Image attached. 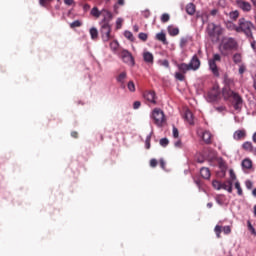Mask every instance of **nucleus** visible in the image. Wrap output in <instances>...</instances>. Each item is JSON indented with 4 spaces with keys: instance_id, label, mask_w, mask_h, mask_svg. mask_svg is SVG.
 Segmentation results:
<instances>
[{
    "instance_id": "1",
    "label": "nucleus",
    "mask_w": 256,
    "mask_h": 256,
    "mask_svg": "<svg viewBox=\"0 0 256 256\" xmlns=\"http://www.w3.org/2000/svg\"><path fill=\"white\" fill-rule=\"evenodd\" d=\"M237 47H238V44L235 38L225 37L222 39L219 45V51L221 55H223L224 57H227V55H231L232 51H235Z\"/></svg>"
},
{
    "instance_id": "2",
    "label": "nucleus",
    "mask_w": 256,
    "mask_h": 256,
    "mask_svg": "<svg viewBox=\"0 0 256 256\" xmlns=\"http://www.w3.org/2000/svg\"><path fill=\"white\" fill-rule=\"evenodd\" d=\"M253 29H255V25L251 21L245 20V18L239 19L237 33H243L248 39H253Z\"/></svg>"
},
{
    "instance_id": "3",
    "label": "nucleus",
    "mask_w": 256,
    "mask_h": 256,
    "mask_svg": "<svg viewBox=\"0 0 256 256\" xmlns=\"http://www.w3.org/2000/svg\"><path fill=\"white\" fill-rule=\"evenodd\" d=\"M220 61H221V54L219 53L213 54L212 58L208 60L209 70L211 71L212 75H214V77H219L220 75L219 67H217V63H220Z\"/></svg>"
},
{
    "instance_id": "4",
    "label": "nucleus",
    "mask_w": 256,
    "mask_h": 256,
    "mask_svg": "<svg viewBox=\"0 0 256 256\" xmlns=\"http://www.w3.org/2000/svg\"><path fill=\"white\" fill-rule=\"evenodd\" d=\"M206 31L209 37H214L216 39H219V37L223 35V28L221 27V25H217L213 22L208 23Z\"/></svg>"
},
{
    "instance_id": "5",
    "label": "nucleus",
    "mask_w": 256,
    "mask_h": 256,
    "mask_svg": "<svg viewBox=\"0 0 256 256\" xmlns=\"http://www.w3.org/2000/svg\"><path fill=\"white\" fill-rule=\"evenodd\" d=\"M151 118L154 120L157 127H163V124L165 123V113H163L161 109L155 108L152 111Z\"/></svg>"
},
{
    "instance_id": "6",
    "label": "nucleus",
    "mask_w": 256,
    "mask_h": 256,
    "mask_svg": "<svg viewBox=\"0 0 256 256\" xmlns=\"http://www.w3.org/2000/svg\"><path fill=\"white\" fill-rule=\"evenodd\" d=\"M100 35L103 43H109L111 40V24H100Z\"/></svg>"
},
{
    "instance_id": "7",
    "label": "nucleus",
    "mask_w": 256,
    "mask_h": 256,
    "mask_svg": "<svg viewBox=\"0 0 256 256\" xmlns=\"http://www.w3.org/2000/svg\"><path fill=\"white\" fill-rule=\"evenodd\" d=\"M118 57L122 59L123 63H126V65H130V67H133L135 65V58H133V55L128 50H121V52L118 53Z\"/></svg>"
},
{
    "instance_id": "8",
    "label": "nucleus",
    "mask_w": 256,
    "mask_h": 256,
    "mask_svg": "<svg viewBox=\"0 0 256 256\" xmlns=\"http://www.w3.org/2000/svg\"><path fill=\"white\" fill-rule=\"evenodd\" d=\"M103 19L100 21V25H110L111 20L113 19V13L111 11L103 8L102 9Z\"/></svg>"
},
{
    "instance_id": "9",
    "label": "nucleus",
    "mask_w": 256,
    "mask_h": 256,
    "mask_svg": "<svg viewBox=\"0 0 256 256\" xmlns=\"http://www.w3.org/2000/svg\"><path fill=\"white\" fill-rule=\"evenodd\" d=\"M143 97L145 101H148V103L157 105V94H155V91H146L144 92Z\"/></svg>"
},
{
    "instance_id": "10",
    "label": "nucleus",
    "mask_w": 256,
    "mask_h": 256,
    "mask_svg": "<svg viewBox=\"0 0 256 256\" xmlns=\"http://www.w3.org/2000/svg\"><path fill=\"white\" fill-rule=\"evenodd\" d=\"M236 5L238 9H241L244 11V13H249L253 7L251 6V3L245 1V0H237Z\"/></svg>"
},
{
    "instance_id": "11",
    "label": "nucleus",
    "mask_w": 256,
    "mask_h": 256,
    "mask_svg": "<svg viewBox=\"0 0 256 256\" xmlns=\"http://www.w3.org/2000/svg\"><path fill=\"white\" fill-rule=\"evenodd\" d=\"M188 65L190 66L191 71H199L201 67V60H199V57H197V55H194L192 56Z\"/></svg>"
},
{
    "instance_id": "12",
    "label": "nucleus",
    "mask_w": 256,
    "mask_h": 256,
    "mask_svg": "<svg viewBox=\"0 0 256 256\" xmlns=\"http://www.w3.org/2000/svg\"><path fill=\"white\" fill-rule=\"evenodd\" d=\"M245 137H247L246 129H239L233 133L234 141H243V139H245Z\"/></svg>"
},
{
    "instance_id": "13",
    "label": "nucleus",
    "mask_w": 256,
    "mask_h": 256,
    "mask_svg": "<svg viewBox=\"0 0 256 256\" xmlns=\"http://www.w3.org/2000/svg\"><path fill=\"white\" fill-rule=\"evenodd\" d=\"M218 98H219V92L214 89V90L208 92V94L206 96V101L208 103H215V101H217Z\"/></svg>"
},
{
    "instance_id": "14",
    "label": "nucleus",
    "mask_w": 256,
    "mask_h": 256,
    "mask_svg": "<svg viewBox=\"0 0 256 256\" xmlns=\"http://www.w3.org/2000/svg\"><path fill=\"white\" fill-rule=\"evenodd\" d=\"M233 99H234V109H236V111H239V109L243 107V98H241L239 94L234 93Z\"/></svg>"
},
{
    "instance_id": "15",
    "label": "nucleus",
    "mask_w": 256,
    "mask_h": 256,
    "mask_svg": "<svg viewBox=\"0 0 256 256\" xmlns=\"http://www.w3.org/2000/svg\"><path fill=\"white\" fill-rule=\"evenodd\" d=\"M143 60L148 64V65H153L155 57L153 56V53L144 50L142 53Z\"/></svg>"
},
{
    "instance_id": "16",
    "label": "nucleus",
    "mask_w": 256,
    "mask_h": 256,
    "mask_svg": "<svg viewBox=\"0 0 256 256\" xmlns=\"http://www.w3.org/2000/svg\"><path fill=\"white\" fill-rule=\"evenodd\" d=\"M196 17L197 19H201L203 25L209 21V13L205 10L198 11Z\"/></svg>"
},
{
    "instance_id": "17",
    "label": "nucleus",
    "mask_w": 256,
    "mask_h": 256,
    "mask_svg": "<svg viewBox=\"0 0 256 256\" xmlns=\"http://www.w3.org/2000/svg\"><path fill=\"white\" fill-rule=\"evenodd\" d=\"M116 81L121 87H125V81H127V72H121L116 76Z\"/></svg>"
},
{
    "instance_id": "18",
    "label": "nucleus",
    "mask_w": 256,
    "mask_h": 256,
    "mask_svg": "<svg viewBox=\"0 0 256 256\" xmlns=\"http://www.w3.org/2000/svg\"><path fill=\"white\" fill-rule=\"evenodd\" d=\"M221 189H224V191H227L228 193H233V182L231 180L222 182Z\"/></svg>"
},
{
    "instance_id": "19",
    "label": "nucleus",
    "mask_w": 256,
    "mask_h": 256,
    "mask_svg": "<svg viewBox=\"0 0 256 256\" xmlns=\"http://www.w3.org/2000/svg\"><path fill=\"white\" fill-rule=\"evenodd\" d=\"M223 83L229 89H231V87H235V80L229 77L227 74L224 75Z\"/></svg>"
},
{
    "instance_id": "20",
    "label": "nucleus",
    "mask_w": 256,
    "mask_h": 256,
    "mask_svg": "<svg viewBox=\"0 0 256 256\" xmlns=\"http://www.w3.org/2000/svg\"><path fill=\"white\" fill-rule=\"evenodd\" d=\"M177 68L180 71V73H187L188 71H191V67L187 63L177 64Z\"/></svg>"
},
{
    "instance_id": "21",
    "label": "nucleus",
    "mask_w": 256,
    "mask_h": 256,
    "mask_svg": "<svg viewBox=\"0 0 256 256\" xmlns=\"http://www.w3.org/2000/svg\"><path fill=\"white\" fill-rule=\"evenodd\" d=\"M110 49L115 55H119V42L117 40L110 42Z\"/></svg>"
},
{
    "instance_id": "22",
    "label": "nucleus",
    "mask_w": 256,
    "mask_h": 256,
    "mask_svg": "<svg viewBox=\"0 0 256 256\" xmlns=\"http://www.w3.org/2000/svg\"><path fill=\"white\" fill-rule=\"evenodd\" d=\"M200 175L203 179H210L211 178V171L209 168L203 167L200 169Z\"/></svg>"
},
{
    "instance_id": "23",
    "label": "nucleus",
    "mask_w": 256,
    "mask_h": 256,
    "mask_svg": "<svg viewBox=\"0 0 256 256\" xmlns=\"http://www.w3.org/2000/svg\"><path fill=\"white\" fill-rule=\"evenodd\" d=\"M184 119L189 123V125H193V112L190 110H186L184 114Z\"/></svg>"
},
{
    "instance_id": "24",
    "label": "nucleus",
    "mask_w": 256,
    "mask_h": 256,
    "mask_svg": "<svg viewBox=\"0 0 256 256\" xmlns=\"http://www.w3.org/2000/svg\"><path fill=\"white\" fill-rule=\"evenodd\" d=\"M90 15H92V17H95L96 19H99L102 15V10H99L97 6H94L90 11Z\"/></svg>"
},
{
    "instance_id": "25",
    "label": "nucleus",
    "mask_w": 256,
    "mask_h": 256,
    "mask_svg": "<svg viewBox=\"0 0 256 256\" xmlns=\"http://www.w3.org/2000/svg\"><path fill=\"white\" fill-rule=\"evenodd\" d=\"M157 41H161L164 45H167V36L164 34V32H159L156 34Z\"/></svg>"
},
{
    "instance_id": "26",
    "label": "nucleus",
    "mask_w": 256,
    "mask_h": 256,
    "mask_svg": "<svg viewBox=\"0 0 256 256\" xmlns=\"http://www.w3.org/2000/svg\"><path fill=\"white\" fill-rule=\"evenodd\" d=\"M168 33L171 37H175L179 33V28L175 26H168Z\"/></svg>"
},
{
    "instance_id": "27",
    "label": "nucleus",
    "mask_w": 256,
    "mask_h": 256,
    "mask_svg": "<svg viewBox=\"0 0 256 256\" xmlns=\"http://www.w3.org/2000/svg\"><path fill=\"white\" fill-rule=\"evenodd\" d=\"M234 187L237 190V195H239V197H243V188H241V183L239 180L234 182Z\"/></svg>"
},
{
    "instance_id": "28",
    "label": "nucleus",
    "mask_w": 256,
    "mask_h": 256,
    "mask_svg": "<svg viewBox=\"0 0 256 256\" xmlns=\"http://www.w3.org/2000/svg\"><path fill=\"white\" fill-rule=\"evenodd\" d=\"M186 13H187L188 15H195V4L189 3V4L186 6Z\"/></svg>"
},
{
    "instance_id": "29",
    "label": "nucleus",
    "mask_w": 256,
    "mask_h": 256,
    "mask_svg": "<svg viewBox=\"0 0 256 256\" xmlns=\"http://www.w3.org/2000/svg\"><path fill=\"white\" fill-rule=\"evenodd\" d=\"M243 169H251L253 167V162L250 159H244L242 161Z\"/></svg>"
},
{
    "instance_id": "30",
    "label": "nucleus",
    "mask_w": 256,
    "mask_h": 256,
    "mask_svg": "<svg viewBox=\"0 0 256 256\" xmlns=\"http://www.w3.org/2000/svg\"><path fill=\"white\" fill-rule=\"evenodd\" d=\"M215 201L218 205H224L225 204V195H223V194L216 195Z\"/></svg>"
},
{
    "instance_id": "31",
    "label": "nucleus",
    "mask_w": 256,
    "mask_h": 256,
    "mask_svg": "<svg viewBox=\"0 0 256 256\" xmlns=\"http://www.w3.org/2000/svg\"><path fill=\"white\" fill-rule=\"evenodd\" d=\"M242 148L245 150V151H253V143H251L250 141H246L242 144Z\"/></svg>"
},
{
    "instance_id": "32",
    "label": "nucleus",
    "mask_w": 256,
    "mask_h": 256,
    "mask_svg": "<svg viewBox=\"0 0 256 256\" xmlns=\"http://www.w3.org/2000/svg\"><path fill=\"white\" fill-rule=\"evenodd\" d=\"M202 139L205 143H211V132L205 131L202 133Z\"/></svg>"
},
{
    "instance_id": "33",
    "label": "nucleus",
    "mask_w": 256,
    "mask_h": 256,
    "mask_svg": "<svg viewBox=\"0 0 256 256\" xmlns=\"http://www.w3.org/2000/svg\"><path fill=\"white\" fill-rule=\"evenodd\" d=\"M90 37L93 40H95V39H97V37H99V31L97 30V28H95V27L90 28Z\"/></svg>"
},
{
    "instance_id": "34",
    "label": "nucleus",
    "mask_w": 256,
    "mask_h": 256,
    "mask_svg": "<svg viewBox=\"0 0 256 256\" xmlns=\"http://www.w3.org/2000/svg\"><path fill=\"white\" fill-rule=\"evenodd\" d=\"M222 184H223V182H221L219 180H214L212 182V187H214V189H216L217 191H221Z\"/></svg>"
},
{
    "instance_id": "35",
    "label": "nucleus",
    "mask_w": 256,
    "mask_h": 256,
    "mask_svg": "<svg viewBox=\"0 0 256 256\" xmlns=\"http://www.w3.org/2000/svg\"><path fill=\"white\" fill-rule=\"evenodd\" d=\"M189 41H191V37H182L180 39V47L183 49V47H185Z\"/></svg>"
},
{
    "instance_id": "36",
    "label": "nucleus",
    "mask_w": 256,
    "mask_h": 256,
    "mask_svg": "<svg viewBox=\"0 0 256 256\" xmlns=\"http://www.w3.org/2000/svg\"><path fill=\"white\" fill-rule=\"evenodd\" d=\"M153 136V132H151L145 140V147L146 149H151V137Z\"/></svg>"
},
{
    "instance_id": "37",
    "label": "nucleus",
    "mask_w": 256,
    "mask_h": 256,
    "mask_svg": "<svg viewBox=\"0 0 256 256\" xmlns=\"http://www.w3.org/2000/svg\"><path fill=\"white\" fill-rule=\"evenodd\" d=\"M229 175H230V179L228 181L236 182L237 180V175H235V172L233 171V169L229 170Z\"/></svg>"
},
{
    "instance_id": "38",
    "label": "nucleus",
    "mask_w": 256,
    "mask_h": 256,
    "mask_svg": "<svg viewBox=\"0 0 256 256\" xmlns=\"http://www.w3.org/2000/svg\"><path fill=\"white\" fill-rule=\"evenodd\" d=\"M227 29H229L230 31H236L237 33V29H239V26L233 24V22H229L227 24Z\"/></svg>"
},
{
    "instance_id": "39",
    "label": "nucleus",
    "mask_w": 256,
    "mask_h": 256,
    "mask_svg": "<svg viewBox=\"0 0 256 256\" xmlns=\"http://www.w3.org/2000/svg\"><path fill=\"white\" fill-rule=\"evenodd\" d=\"M124 37L128 39L129 41H133L135 38L133 37V33L131 31L126 30L124 32Z\"/></svg>"
},
{
    "instance_id": "40",
    "label": "nucleus",
    "mask_w": 256,
    "mask_h": 256,
    "mask_svg": "<svg viewBox=\"0 0 256 256\" xmlns=\"http://www.w3.org/2000/svg\"><path fill=\"white\" fill-rule=\"evenodd\" d=\"M160 19L162 23H167L171 19V16H169L167 13H164L161 15Z\"/></svg>"
},
{
    "instance_id": "41",
    "label": "nucleus",
    "mask_w": 256,
    "mask_h": 256,
    "mask_svg": "<svg viewBox=\"0 0 256 256\" xmlns=\"http://www.w3.org/2000/svg\"><path fill=\"white\" fill-rule=\"evenodd\" d=\"M127 88L131 93H135V83L133 81L128 82Z\"/></svg>"
},
{
    "instance_id": "42",
    "label": "nucleus",
    "mask_w": 256,
    "mask_h": 256,
    "mask_svg": "<svg viewBox=\"0 0 256 256\" xmlns=\"http://www.w3.org/2000/svg\"><path fill=\"white\" fill-rule=\"evenodd\" d=\"M183 72H176L175 73V79L178 81H185V75L182 74Z\"/></svg>"
},
{
    "instance_id": "43",
    "label": "nucleus",
    "mask_w": 256,
    "mask_h": 256,
    "mask_svg": "<svg viewBox=\"0 0 256 256\" xmlns=\"http://www.w3.org/2000/svg\"><path fill=\"white\" fill-rule=\"evenodd\" d=\"M172 135L174 137V139H179V129H177V127L173 126L172 128Z\"/></svg>"
},
{
    "instance_id": "44",
    "label": "nucleus",
    "mask_w": 256,
    "mask_h": 256,
    "mask_svg": "<svg viewBox=\"0 0 256 256\" xmlns=\"http://www.w3.org/2000/svg\"><path fill=\"white\" fill-rule=\"evenodd\" d=\"M230 19H237L239 17V11L235 10L229 13Z\"/></svg>"
},
{
    "instance_id": "45",
    "label": "nucleus",
    "mask_w": 256,
    "mask_h": 256,
    "mask_svg": "<svg viewBox=\"0 0 256 256\" xmlns=\"http://www.w3.org/2000/svg\"><path fill=\"white\" fill-rule=\"evenodd\" d=\"M214 231L216 233L217 238L219 239L221 237V231H222L221 226L216 225L215 228H214Z\"/></svg>"
},
{
    "instance_id": "46",
    "label": "nucleus",
    "mask_w": 256,
    "mask_h": 256,
    "mask_svg": "<svg viewBox=\"0 0 256 256\" xmlns=\"http://www.w3.org/2000/svg\"><path fill=\"white\" fill-rule=\"evenodd\" d=\"M233 61H234V63H241V54H239V53L234 54Z\"/></svg>"
},
{
    "instance_id": "47",
    "label": "nucleus",
    "mask_w": 256,
    "mask_h": 256,
    "mask_svg": "<svg viewBox=\"0 0 256 256\" xmlns=\"http://www.w3.org/2000/svg\"><path fill=\"white\" fill-rule=\"evenodd\" d=\"M160 145L161 147H167V145H169V139L167 138L160 139Z\"/></svg>"
},
{
    "instance_id": "48",
    "label": "nucleus",
    "mask_w": 256,
    "mask_h": 256,
    "mask_svg": "<svg viewBox=\"0 0 256 256\" xmlns=\"http://www.w3.org/2000/svg\"><path fill=\"white\" fill-rule=\"evenodd\" d=\"M247 225H248V229H249V231H251L252 235H256L255 227H253V225L251 224V221H248Z\"/></svg>"
},
{
    "instance_id": "49",
    "label": "nucleus",
    "mask_w": 256,
    "mask_h": 256,
    "mask_svg": "<svg viewBox=\"0 0 256 256\" xmlns=\"http://www.w3.org/2000/svg\"><path fill=\"white\" fill-rule=\"evenodd\" d=\"M222 231H223L224 235H229L231 233V226H224L222 228Z\"/></svg>"
},
{
    "instance_id": "50",
    "label": "nucleus",
    "mask_w": 256,
    "mask_h": 256,
    "mask_svg": "<svg viewBox=\"0 0 256 256\" xmlns=\"http://www.w3.org/2000/svg\"><path fill=\"white\" fill-rule=\"evenodd\" d=\"M245 187H246V189H248V190L253 189V182H252L251 180H246V181H245Z\"/></svg>"
},
{
    "instance_id": "51",
    "label": "nucleus",
    "mask_w": 256,
    "mask_h": 256,
    "mask_svg": "<svg viewBox=\"0 0 256 256\" xmlns=\"http://www.w3.org/2000/svg\"><path fill=\"white\" fill-rule=\"evenodd\" d=\"M147 33H144V32H141L139 33L138 35V38L141 40V41H147Z\"/></svg>"
},
{
    "instance_id": "52",
    "label": "nucleus",
    "mask_w": 256,
    "mask_h": 256,
    "mask_svg": "<svg viewBox=\"0 0 256 256\" xmlns=\"http://www.w3.org/2000/svg\"><path fill=\"white\" fill-rule=\"evenodd\" d=\"M123 25V19L122 18H117L116 20V29H121Z\"/></svg>"
},
{
    "instance_id": "53",
    "label": "nucleus",
    "mask_w": 256,
    "mask_h": 256,
    "mask_svg": "<svg viewBox=\"0 0 256 256\" xmlns=\"http://www.w3.org/2000/svg\"><path fill=\"white\" fill-rule=\"evenodd\" d=\"M70 27L74 28V27H81V21L79 20H75L70 24Z\"/></svg>"
},
{
    "instance_id": "54",
    "label": "nucleus",
    "mask_w": 256,
    "mask_h": 256,
    "mask_svg": "<svg viewBox=\"0 0 256 256\" xmlns=\"http://www.w3.org/2000/svg\"><path fill=\"white\" fill-rule=\"evenodd\" d=\"M51 1L53 0H39V4L41 5V7H47V4L51 3Z\"/></svg>"
},
{
    "instance_id": "55",
    "label": "nucleus",
    "mask_w": 256,
    "mask_h": 256,
    "mask_svg": "<svg viewBox=\"0 0 256 256\" xmlns=\"http://www.w3.org/2000/svg\"><path fill=\"white\" fill-rule=\"evenodd\" d=\"M142 17H145V19H149V17H151V12L149 10L142 11Z\"/></svg>"
},
{
    "instance_id": "56",
    "label": "nucleus",
    "mask_w": 256,
    "mask_h": 256,
    "mask_svg": "<svg viewBox=\"0 0 256 256\" xmlns=\"http://www.w3.org/2000/svg\"><path fill=\"white\" fill-rule=\"evenodd\" d=\"M238 71H239L240 75H243V73H245V71H247V67L242 64V65L239 66V70Z\"/></svg>"
},
{
    "instance_id": "57",
    "label": "nucleus",
    "mask_w": 256,
    "mask_h": 256,
    "mask_svg": "<svg viewBox=\"0 0 256 256\" xmlns=\"http://www.w3.org/2000/svg\"><path fill=\"white\" fill-rule=\"evenodd\" d=\"M139 107H141V102L140 101H135L133 103V109H139Z\"/></svg>"
},
{
    "instance_id": "58",
    "label": "nucleus",
    "mask_w": 256,
    "mask_h": 256,
    "mask_svg": "<svg viewBox=\"0 0 256 256\" xmlns=\"http://www.w3.org/2000/svg\"><path fill=\"white\" fill-rule=\"evenodd\" d=\"M150 167H157V159L150 160Z\"/></svg>"
},
{
    "instance_id": "59",
    "label": "nucleus",
    "mask_w": 256,
    "mask_h": 256,
    "mask_svg": "<svg viewBox=\"0 0 256 256\" xmlns=\"http://www.w3.org/2000/svg\"><path fill=\"white\" fill-rule=\"evenodd\" d=\"M249 39H250L251 47H252V49L255 51V49H256V41H255V40H252L253 37H252V38H249Z\"/></svg>"
},
{
    "instance_id": "60",
    "label": "nucleus",
    "mask_w": 256,
    "mask_h": 256,
    "mask_svg": "<svg viewBox=\"0 0 256 256\" xmlns=\"http://www.w3.org/2000/svg\"><path fill=\"white\" fill-rule=\"evenodd\" d=\"M182 145L183 144L181 143V140H177L176 142H174V147L181 148Z\"/></svg>"
},
{
    "instance_id": "61",
    "label": "nucleus",
    "mask_w": 256,
    "mask_h": 256,
    "mask_svg": "<svg viewBox=\"0 0 256 256\" xmlns=\"http://www.w3.org/2000/svg\"><path fill=\"white\" fill-rule=\"evenodd\" d=\"M65 5H73L75 3V0H64Z\"/></svg>"
},
{
    "instance_id": "62",
    "label": "nucleus",
    "mask_w": 256,
    "mask_h": 256,
    "mask_svg": "<svg viewBox=\"0 0 256 256\" xmlns=\"http://www.w3.org/2000/svg\"><path fill=\"white\" fill-rule=\"evenodd\" d=\"M162 65H163V67H166L167 69H169V61L168 60H163Z\"/></svg>"
},
{
    "instance_id": "63",
    "label": "nucleus",
    "mask_w": 256,
    "mask_h": 256,
    "mask_svg": "<svg viewBox=\"0 0 256 256\" xmlns=\"http://www.w3.org/2000/svg\"><path fill=\"white\" fill-rule=\"evenodd\" d=\"M89 9H91V6H90L89 4H84L83 10H84L85 12H87V11H89Z\"/></svg>"
},
{
    "instance_id": "64",
    "label": "nucleus",
    "mask_w": 256,
    "mask_h": 256,
    "mask_svg": "<svg viewBox=\"0 0 256 256\" xmlns=\"http://www.w3.org/2000/svg\"><path fill=\"white\" fill-rule=\"evenodd\" d=\"M160 167L161 169H165V160L160 159Z\"/></svg>"
}]
</instances>
